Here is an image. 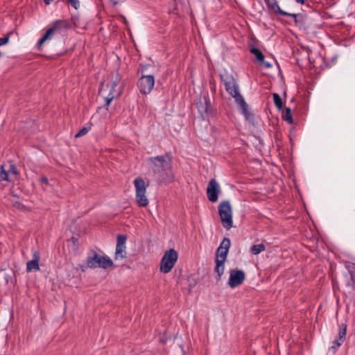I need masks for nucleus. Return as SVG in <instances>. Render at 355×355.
I'll use <instances>...</instances> for the list:
<instances>
[{
  "instance_id": "obj_1",
  "label": "nucleus",
  "mask_w": 355,
  "mask_h": 355,
  "mask_svg": "<svg viewBox=\"0 0 355 355\" xmlns=\"http://www.w3.org/2000/svg\"><path fill=\"white\" fill-rule=\"evenodd\" d=\"M148 162L151 165L153 176L159 184H166L174 181L172 156L170 153L149 157Z\"/></svg>"
},
{
  "instance_id": "obj_2",
  "label": "nucleus",
  "mask_w": 355,
  "mask_h": 355,
  "mask_svg": "<svg viewBox=\"0 0 355 355\" xmlns=\"http://www.w3.org/2000/svg\"><path fill=\"white\" fill-rule=\"evenodd\" d=\"M220 78L225 87L227 92L234 98L242 114L247 119H249L252 114L248 110V104L240 94L239 85L234 76L227 71H224L220 74Z\"/></svg>"
},
{
  "instance_id": "obj_3",
  "label": "nucleus",
  "mask_w": 355,
  "mask_h": 355,
  "mask_svg": "<svg viewBox=\"0 0 355 355\" xmlns=\"http://www.w3.org/2000/svg\"><path fill=\"white\" fill-rule=\"evenodd\" d=\"M69 28L70 24L69 21L66 19H59L53 22L51 27L38 40L37 44L38 49H40L41 46L46 41L51 40L56 33H59L64 29H69Z\"/></svg>"
},
{
  "instance_id": "obj_4",
  "label": "nucleus",
  "mask_w": 355,
  "mask_h": 355,
  "mask_svg": "<svg viewBox=\"0 0 355 355\" xmlns=\"http://www.w3.org/2000/svg\"><path fill=\"white\" fill-rule=\"evenodd\" d=\"M86 263L90 268H96L97 267L107 269L113 266V261L107 257L101 256L97 252L93 251L92 255H89Z\"/></svg>"
},
{
  "instance_id": "obj_5",
  "label": "nucleus",
  "mask_w": 355,
  "mask_h": 355,
  "mask_svg": "<svg viewBox=\"0 0 355 355\" xmlns=\"http://www.w3.org/2000/svg\"><path fill=\"white\" fill-rule=\"evenodd\" d=\"M218 214L225 228L230 230L233 226L232 211L227 200L222 201L218 205Z\"/></svg>"
},
{
  "instance_id": "obj_6",
  "label": "nucleus",
  "mask_w": 355,
  "mask_h": 355,
  "mask_svg": "<svg viewBox=\"0 0 355 355\" xmlns=\"http://www.w3.org/2000/svg\"><path fill=\"white\" fill-rule=\"evenodd\" d=\"M18 177L19 172L12 162H10L0 166V183L3 181L14 182Z\"/></svg>"
},
{
  "instance_id": "obj_7",
  "label": "nucleus",
  "mask_w": 355,
  "mask_h": 355,
  "mask_svg": "<svg viewBox=\"0 0 355 355\" xmlns=\"http://www.w3.org/2000/svg\"><path fill=\"white\" fill-rule=\"evenodd\" d=\"M178 258V252L174 249L167 250L162 258L160 271L164 273L169 272L175 266Z\"/></svg>"
},
{
  "instance_id": "obj_8",
  "label": "nucleus",
  "mask_w": 355,
  "mask_h": 355,
  "mask_svg": "<svg viewBox=\"0 0 355 355\" xmlns=\"http://www.w3.org/2000/svg\"><path fill=\"white\" fill-rule=\"evenodd\" d=\"M134 185L136 189V202L139 207L148 206L149 201L146 196V186L141 178H137L134 180Z\"/></svg>"
},
{
  "instance_id": "obj_9",
  "label": "nucleus",
  "mask_w": 355,
  "mask_h": 355,
  "mask_svg": "<svg viewBox=\"0 0 355 355\" xmlns=\"http://www.w3.org/2000/svg\"><path fill=\"white\" fill-rule=\"evenodd\" d=\"M228 252L229 251L225 250V249H222L219 247L216 250L215 259L216 266L214 268V272L217 274V281L220 280L221 276L224 272L225 262L227 259Z\"/></svg>"
},
{
  "instance_id": "obj_10",
  "label": "nucleus",
  "mask_w": 355,
  "mask_h": 355,
  "mask_svg": "<svg viewBox=\"0 0 355 355\" xmlns=\"http://www.w3.org/2000/svg\"><path fill=\"white\" fill-rule=\"evenodd\" d=\"M154 85L155 78L153 75H143L137 82V87L142 94H150Z\"/></svg>"
},
{
  "instance_id": "obj_11",
  "label": "nucleus",
  "mask_w": 355,
  "mask_h": 355,
  "mask_svg": "<svg viewBox=\"0 0 355 355\" xmlns=\"http://www.w3.org/2000/svg\"><path fill=\"white\" fill-rule=\"evenodd\" d=\"M197 108L203 119L208 118L211 113V102L208 95L200 96L197 103Z\"/></svg>"
},
{
  "instance_id": "obj_12",
  "label": "nucleus",
  "mask_w": 355,
  "mask_h": 355,
  "mask_svg": "<svg viewBox=\"0 0 355 355\" xmlns=\"http://www.w3.org/2000/svg\"><path fill=\"white\" fill-rule=\"evenodd\" d=\"M245 279V272L239 269H232L230 271V278L228 280V285L234 288L243 284Z\"/></svg>"
},
{
  "instance_id": "obj_13",
  "label": "nucleus",
  "mask_w": 355,
  "mask_h": 355,
  "mask_svg": "<svg viewBox=\"0 0 355 355\" xmlns=\"http://www.w3.org/2000/svg\"><path fill=\"white\" fill-rule=\"evenodd\" d=\"M220 188L215 179H211L207 189V198L209 201L214 202L218 200Z\"/></svg>"
},
{
  "instance_id": "obj_14",
  "label": "nucleus",
  "mask_w": 355,
  "mask_h": 355,
  "mask_svg": "<svg viewBox=\"0 0 355 355\" xmlns=\"http://www.w3.org/2000/svg\"><path fill=\"white\" fill-rule=\"evenodd\" d=\"M127 236L125 234H119L117 236V241L115 252V259H123L125 257V242Z\"/></svg>"
},
{
  "instance_id": "obj_15",
  "label": "nucleus",
  "mask_w": 355,
  "mask_h": 355,
  "mask_svg": "<svg viewBox=\"0 0 355 355\" xmlns=\"http://www.w3.org/2000/svg\"><path fill=\"white\" fill-rule=\"evenodd\" d=\"M117 85L116 80H113L110 83H107L105 85L102 83L101 87L99 89V94L104 96L106 94H116V98H118L121 95V91L116 89Z\"/></svg>"
},
{
  "instance_id": "obj_16",
  "label": "nucleus",
  "mask_w": 355,
  "mask_h": 355,
  "mask_svg": "<svg viewBox=\"0 0 355 355\" xmlns=\"http://www.w3.org/2000/svg\"><path fill=\"white\" fill-rule=\"evenodd\" d=\"M33 259L31 261H28L26 270L28 272L32 270H39L40 266L39 261L40 260V254L38 251H35L33 254Z\"/></svg>"
},
{
  "instance_id": "obj_17",
  "label": "nucleus",
  "mask_w": 355,
  "mask_h": 355,
  "mask_svg": "<svg viewBox=\"0 0 355 355\" xmlns=\"http://www.w3.org/2000/svg\"><path fill=\"white\" fill-rule=\"evenodd\" d=\"M268 9L272 10L275 14L282 16L288 15V12L282 10L278 5L277 0H264Z\"/></svg>"
},
{
  "instance_id": "obj_18",
  "label": "nucleus",
  "mask_w": 355,
  "mask_h": 355,
  "mask_svg": "<svg viewBox=\"0 0 355 355\" xmlns=\"http://www.w3.org/2000/svg\"><path fill=\"white\" fill-rule=\"evenodd\" d=\"M285 17H293L296 26H302L305 24L306 17L301 13L293 14L288 12V15H286Z\"/></svg>"
},
{
  "instance_id": "obj_19",
  "label": "nucleus",
  "mask_w": 355,
  "mask_h": 355,
  "mask_svg": "<svg viewBox=\"0 0 355 355\" xmlns=\"http://www.w3.org/2000/svg\"><path fill=\"white\" fill-rule=\"evenodd\" d=\"M8 200L10 202V205L19 210H26V207L14 196L8 197Z\"/></svg>"
},
{
  "instance_id": "obj_20",
  "label": "nucleus",
  "mask_w": 355,
  "mask_h": 355,
  "mask_svg": "<svg viewBox=\"0 0 355 355\" xmlns=\"http://www.w3.org/2000/svg\"><path fill=\"white\" fill-rule=\"evenodd\" d=\"M266 250V246L263 243L257 244V245H253L250 248V252L252 254L257 255L261 252H263Z\"/></svg>"
},
{
  "instance_id": "obj_21",
  "label": "nucleus",
  "mask_w": 355,
  "mask_h": 355,
  "mask_svg": "<svg viewBox=\"0 0 355 355\" xmlns=\"http://www.w3.org/2000/svg\"><path fill=\"white\" fill-rule=\"evenodd\" d=\"M250 53L252 54H253L256 57L257 60L259 62H263V61L264 55H263V54L262 53V52L259 49H257L255 47H252L250 49Z\"/></svg>"
},
{
  "instance_id": "obj_22",
  "label": "nucleus",
  "mask_w": 355,
  "mask_h": 355,
  "mask_svg": "<svg viewBox=\"0 0 355 355\" xmlns=\"http://www.w3.org/2000/svg\"><path fill=\"white\" fill-rule=\"evenodd\" d=\"M282 119L290 124L293 123V121L290 108H286L285 112L282 113Z\"/></svg>"
},
{
  "instance_id": "obj_23",
  "label": "nucleus",
  "mask_w": 355,
  "mask_h": 355,
  "mask_svg": "<svg viewBox=\"0 0 355 355\" xmlns=\"http://www.w3.org/2000/svg\"><path fill=\"white\" fill-rule=\"evenodd\" d=\"M274 103L278 110H281L283 107V103L281 97L278 94L274 93L272 94Z\"/></svg>"
},
{
  "instance_id": "obj_24",
  "label": "nucleus",
  "mask_w": 355,
  "mask_h": 355,
  "mask_svg": "<svg viewBox=\"0 0 355 355\" xmlns=\"http://www.w3.org/2000/svg\"><path fill=\"white\" fill-rule=\"evenodd\" d=\"M103 96L106 103L105 106H107V107L110 105L112 101L116 98V94H106Z\"/></svg>"
},
{
  "instance_id": "obj_25",
  "label": "nucleus",
  "mask_w": 355,
  "mask_h": 355,
  "mask_svg": "<svg viewBox=\"0 0 355 355\" xmlns=\"http://www.w3.org/2000/svg\"><path fill=\"white\" fill-rule=\"evenodd\" d=\"M230 247V240L228 238H224L219 246L222 249L229 251Z\"/></svg>"
},
{
  "instance_id": "obj_26",
  "label": "nucleus",
  "mask_w": 355,
  "mask_h": 355,
  "mask_svg": "<svg viewBox=\"0 0 355 355\" xmlns=\"http://www.w3.org/2000/svg\"><path fill=\"white\" fill-rule=\"evenodd\" d=\"M342 327L343 328H340L338 333V338L341 342H344L346 336L347 326L345 324H343Z\"/></svg>"
},
{
  "instance_id": "obj_27",
  "label": "nucleus",
  "mask_w": 355,
  "mask_h": 355,
  "mask_svg": "<svg viewBox=\"0 0 355 355\" xmlns=\"http://www.w3.org/2000/svg\"><path fill=\"white\" fill-rule=\"evenodd\" d=\"M89 128L83 127L75 135L76 138L81 137L89 132Z\"/></svg>"
},
{
  "instance_id": "obj_28",
  "label": "nucleus",
  "mask_w": 355,
  "mask_h": 355,
  "mask_svg": "<svg viewBox=\"0 0 355 355\" xmlns=\"http://www.w3.org/2000/svg\"><path fill=\"white\" fill-rule=\"evenodd\" d=\"M12 34V31H10L5 37L0 38V46L6 44L10 39V35Z\"/></svg>"
},
{
  "instance_id": "obj_29",
  "label": "nucleus",
  "mask_w": 355,
  "mask_h": 355,
  "mask_svg": "<svg viewBox=\"0 0 355 355\" xmlns=\"http://www.w3.org/2000/svg\"><path fill=\"white\" fill-rule=\"evenodd\" d=\"M67 3L73 6L75 9H78L79 7L78 0H67Z\"/></svg>"
},
{
  "instance_id": "obj_30",
  "label": "nucleus",
  "mask_w": 355,
  "mask_h": 355,
  "mask_svg": "<svg viewBox=\"0 0 355 355\" xmlns=\"http://www.w3.org/2000/svg\"><path fill=\"white\" fill-rule=\"evenodd\" d=\"M40 182L42 183V184H49V180L46 177H42L41 178H40Z\"/></svg>"
},
{
  "instance_id": "obj_31",
  "label": "nucleus",
  "mask_w": 355,
  "mask_h": 355,
  "mask_svg": "<svg viewBox=\"0 0 355 355\" xmlns=\"http://www.w3.org/2000/svg\"><path fill=\"white\" fill-rule=\"evenodd\" d=\"M343 343V342H341V341L339 340V338H338V339L335 340L334 341V343H334L335 345H336V347H338L340 346V345H341V344H342Z\"/></svg>"
},
{
  "instance_id": "obj_32",
  "label": "nucleus",
  "mask_w": 355,
  "mask_h": 355,
  "mask_svg": "<svg viewBox=\"0 0 355 355\" xmlns=\"http://www.w3.org/2000/svg\"><path fill=\"white\" fill-rule=\"evenodd\" d=\"M121 0H110V1L114 5V6H116L117 5L119 2H120Z\"/></svg>"
},
{
  "instance_id": "obj_33",
  "label": "nucleus",
  "mask_w": 355,
  "mask_h": 355,
  "mask_svg": "<svg viewBox=\"0 0 355 355\" xmlns=\"http://www.w3.org/2000/svg\"><path fill=\"white\" fill-rule=\"evenodd\" d=\"M351 277L354 282H355V270L351 272Z\"/></svg>"
},
{
  "instance_id": "obj_34",
  "label": "nucleus",
  "mask_w": 355,
  "mask_h": 355,
  "mask_svg": "<svg viewBox=\"0 0 355 355\" xmlns=\"http://www.w3.org/2000/svg\"><path fill=\"white\" fill-rule=\"evenodd\" d=\"M295 1L300 4H304L305 3V0H295Z\"/></svg>"
},
{
  "instance_id": "obj_35",
  "label": "nucleus",
  "mask_w": 355,
  "mask_h": 355,
  "mask_svg": "<svg viewBox=\"0 0 355 355\" xmlns=\"http://www.w3.org/2000/svg\"><path fill=\"white\" fill-rule=\"evenodd\" d=\"M46 5H49L53 0H43Z\"/></svg>"
},
{
  "instance_id": "obj_36",
  "label": "nucleus",
  "mask_w": 355,
  "mask_h": 355,
  "mask_svg": "<svg viewBox=\"0 0 355 355\" xmlns=\"http://www.w3.org/2000/svg\"><path fill=\"white\" fill-rule=\"evenodd\" d=\"M264 64H265L266 67H267V68H270L271 67V64L268 62H266Z\"/></svg>"
}]
</instances>
